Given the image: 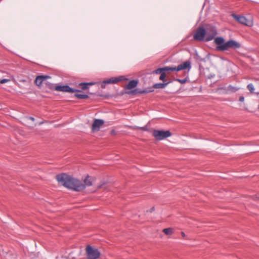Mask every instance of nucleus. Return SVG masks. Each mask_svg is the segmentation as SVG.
Listing matches in <instances>:
<instances>
[{
  "instance_id": "nucleus-23",
  "label": "nucleus",
  "mask_w": 259,
  "mask_h": 259,
  "mask_svg": "<svg viewBox=\"0 0 259 259\" xmlns=\"http://www.w3.org/2000/svg\"><path fill=\"white\" fill-rule=\"evenodd\" d=\"M161 75L159 77V79L162 80L163 81H165V78L166 76V74L164 71H162L161 73Z\"/></svg>"
},
{
  "instance_id": "nucleus-28",
  "label": "nucleus",
  "mask_w": 259,
  "mask_h": 259,
  "mask_svg": "<svg viewBox=\"0 0 259 259\" xmlns=\"http://www.w3.org/2000/svg\"><path fill=\"white\" fill-rule=\"evenodd\" d=\"M181 235H182V236L183 237H185L186 236L185 234V233H184V232H181Z\"/></svg>"
},
{
  "instance_id": "nucleus-13",
  "label": "nucleus",
  "mask_w": 259,
  "mask_h": 259,
  "mask_svg": "<svg viewBox=\"0 0 259 259\" xmlns=\"http://www.w3.org/2000/svg\"><path fill=\"white\" fill-rule=\"evenodd\" d=\"M229 42L231 49H237L241 47L240 44L236 40L230 39L229 40Z\"/></svg>"
},
{
  "instance_id": "nucleus-3",
  "label": "nucleus",
  "mask_w": 259,
  "mask_h": 259,
  "mask_svg": "<svg viewBox=\"0 0 259 259\" xmlns=\"http://www.w3.org/2000/svg\"><path fill=\"white\" fill-rule=\"evenodd\" d=\"M214 43L217 45L216 49L219 51H226L231 49L229 40L225 42L222 37L215 38Z\"/></svg>"
},
{
  "instance_id": "nucleus-18",
  "label": "nucleus",
  "mask_w": 259,
  "mask_h": 259,
  "mask_svg": "<svg viewBox=\"0 0 259 259\" xmlns=\"http://www.w3.org/2000/svg\"><path fill=\"white\" fill-rule=\"evenodd\" d=\"M93 84H94V83H93V82L80 83L79 85L80 87V88L82 90H85L88 88V86L89 85H92Z\"/></svg>"
},
{
  "instance_id": "nucleus-5",
  "label": "nucleus",
  "mask_w": 259,
  "mask_h": 259,
  "mask_svg": "<svg viewBox=\"0 0 259 259\" xmlns=\"http://www.w3.org/2000/svg\"><path fill=\"white\" fill-rule=\"evenodd\" d=\"M232 16L235 19L236 21H237L241 24L249 27H251L253 25V20L251 17L248 18L243 16L236 15L234 14H232Z\"/></svg>"
},
{
  "instance_id": "nucleus-7",
  "label": "nucleus",
  "mask_w": 259,
  "mask_h": 259,
  "mask_svg": "<svg viewBox=\"0 0 259 259\" xmlns=\"http://www.w3.org/2000/svg\"><path fill=\"white\" fill-rule=\"evenodd\" d=\"M217 34V30L215 27L210 26L206 30L205 41H208L213 39Z\"/></svg>"
},
{
  "instance_id": "nucleus-16",
  "label": "nucleus",
  "mask_w": 259,
  "mask_h": 259,
  "mask_svg": "<svg viewBox=\"0 0 259 259\" xmlns=\"http://www.w3.org/2000/svg\"><path fill=\"white\" fill-rule=\"evenodd\" d=\"M170 82L166 83H157L153 85V88L155 89H163Z\"/></svg>"
},
{
  "instance_id": "nucleus-10",
  "label": "nucleus",
  "mask_w": 259,
  "mask_h": 259,
  "mask_svg": "<svg viewBox=\"0 0 259 259\" xmlns=\"http://www.w3.org/2000/svg\"><path fill=\"white\" fill-rule=\"evenodd\" d=\"M104 123L102 119H95L92 124V129L94 132L98 131L100 130V126H102Z\"/></svg>"
},
{
  "instance_id": "nucleus-9",
  "label": "nucleus",
  "mask_w": 259,
  "mask_h": 259,
  "mask_svg": "<svg viewBox=\"0 0 259 259\" xmlns=\"http://www.w3.org/2000/svg\"><path fill=\"white\" fill-rule=\"evenodd\" d=\"M55 90L57 91L69 93H74L76 91V90L71 88L68 85H57Z\"/></svg>"
},
{
  "instance_id": "nucleus-22",
  "label": "nucleus",
  "mask_w": 259,
  "mask_h": 259,
  "mask_svg": "<svg viewBox=\"0 0 259 259\" xmlns=\"http://www.w3.org/2000/svg\"><path fill=\"white\" fill-rule=\"evenodd\" d=\"M163 71V68H158L155 70H154L153 72H152V73L153 74H160Z\"/></svg>"
},
{
  "instance_id": "nucleus-25",
  "label": "nucleus",
  "mask_w": 259,
  "mask_h": 259,
  "mask_svg": "<svg viewBox=\"0 0 259 259\" xmlns=\"http://www.w3.org/2000/svg\"><path fill=\"white\" fill-rule=\"evenodd\" d=\"M239 101L240 102H243V101H244V97H243V96H241V97H239Z\"/></svg>"
},
{
  "instance_id": "nucleus-11",
  "label": "nucleus",
  "mask_w": 259,
  "mask_h": 259,
  "mask_svg": "<svg viewBox=\"0 0 259 259\" xmlns=\"http://www.w3.org/2000/svg\"><path fill=\"white\" fill-rule=\"evenodd\" d=\"M50 78L49 76H38L35 80V83L38 86H40L42 82L47 78Z\"/></svg>"
},
{
  "instance_id": "nucleus-17",
  "label": "nucleus",
  "mask_w": 259,
  "mask_h": 259,
  "mask_svg": "<svg viewBox=\"0 0 259 259\" xmlns=\"http://www.w3.org/2000/svg\"><path fill=\"white\" fill-rule=\"evenodd\" d=\"M163 232L167 235H170L174 233V229L171 228H165L163 230Z\"/></svg>"
},
{
  "instance_id": "nucleus-12",
  "label": "nucleus",
  "mask_w": 259,
  "mask_h": 259,
  "mask_svg": "<svg viewBox=\"0 0 259 259\" xmlns=\"http://www.w3.org/2000/svg\"><path fill=\"white\" fill-rule=\"evenodd\" d=\"M124 79V78H123V76H120L119 77L114 78H110V79L104 80L103 81V83H115L119 81L122 80Z\"/></svg>"
},
{
  "instance_id": "nucleus-27",
  "label": "nucleus",
  "mask_w": 259,
  "mask_h": 259,
  "mask_svg": "<svg viewBox=\"0 0 259 259\" xmlns=\"http://www.w3.org/2000/svg\"><path fill=\"white\" fill-rule=\"evenodd\" d=\"M140 128L142 129L143 131H147V128L146 126L142 127H140Z\"/></svg>"
},
{
  "instance_id": "nucleus-2",
  "label": "nucleus",
  "mask_w": 259,
  "mask_h": 259,
  "mask_svg": "<svg viewBox=\"0 0 259 259\" xmlns=\"http://www.w3.org/2000/svg\"><path fill=\"white\" fill-rule=\"evenodd\" d=\"M191 68V63L190 61H187L182 64H179L178 66H166L163 68V71H179L188 69L189 71Z\"/></svg>"
},
{
  "instance_id": "nucleus-24",
  "label": "nucleus",
  "mask_w": 259,
  "mask_h": 259,
  "mask_svg": "<svg viewBox=\"0 0 259 259\" xmlns=\"http://www.w3.org/2000/svg\"><path fill=\"white\" fill-rule=\"evenodd\" d=\"M10 81V79H3L0 80V83L2 84L5 83L6 82H8Z\"/></svg>"
},
{
  "instance_id": "nucleus-1",
  "label": "nucleus",
  "mask_w": 259,
  "mask_h": 259,
  "mask_svg": "<svg viewBox=\"0 0 259 259\" xmlns=\"http://www.w3.org/2000/svg\"><path fill=\"white\" fill-rule=\"evenodd\" d=\"M56 179L58 183L65 187L73 190L75 191H80L92 185L94 178L88 176L84 179L83 184L78 180L75 179L66 174H61L56 176Z\"/></svg>"
},
{
  "instance_id": "nucleus-14",
  "label": "nucleus",
  "mask_w": 259,
  "mask_h": 259,
  "mask_svg": "<svg viewBox=\"0 0 259 259\" xmlns=\"http://www.w3.org/2000/svg\"><path fill=\"white\" fill-rule=\"evenodd\" d=\"M76 90V91H75V92L76 93L74 94V96L76 98L80 99H87L89 98V96L88 95L81 94V92L80 91L77 90Z\"/></svg>"
},
{
  "instance_id": "nucleus-29",
  "label": "nucleus",
  "mask_w": 259,
  "mask_h": 259,
  "mask_svg": "<svg viewBox=\"0 0 259 259\" xmlns=\"http://www.w3.org/2000/svg\"><path fill=\"white\" fill-rule=\"evenodd\" d=\"M154 207H152V208H151V212L152 211H153V210H154Z\"/></svg>"
},
{
  "instance_id": "nucleus-15",
  "label": "nucleus",
  "mask_w": 259,
  "mask_h": 259,
  "mask_svg": "<svg viewBox=\"0 0 259 259\" xmlns=\"http://www.w3.org/2000/svg\"><path fill=\"white\" fill-rule=\"evenodd\" d=\"M138 84V81L137 80H132L130 81L126 85L125 88L127 90H131L135 88Z\"/></svg>"
},
{
  "instance_id": "nucleus-26",
  "label": "nucleus",
  "mask_w": 259,
  "mask_h": 259,
  "mask_svg": "<svg viewBox=\"0 0 259 259\" xmlns=\"http://www.w3.org/2000/svg\"><path fill=\"white\" fill-rule=\"evenodd\" d=\"M27 118L33 121H34L35 120L34 118H33V117H27Z\"/></svg>"
},
{
  "instance_id": "nucleus-20",
  "label": "nucleus",
  "mask_w": 259,
  "mask_h": 259,
  "mask_svg": "<svg viewBox=\"0 0 259 259\" xmlns=\"http://www.w3.org/2000/svg\"><path fill=\"white\" fill-rule=\"evenodd\" d=\"M187 78H185L184 79H176V80L178 81L179 82L181 83V84H184L187 81Z\"/></svg>"
},
{
  "instance_id": "nucleus-8",
  "label": "nucleus",
  "mask_w": 259,
  "mask_h": 259,
  "mask_svg": "<svg viewBox=\"0 0 259 259\" xmlns=\"http://www.w3.org/2000/svg\"><path fill=\"white\" fill-rule=\"evenodd\" d=\"M194 38L196 40H203L206 37V30L202 27H199L194 34Z\"/></svg>"
},
{
  "instance_id": "nucleus-21",
  "label": "nucleus",
  "mask_w": 259,
  "mask_h": 259,
  "mask_svg": "<svg viewBox=\"0 0 259 259\" xmlns=\"http://www.w3.org/2000/svg\"><path fill=\"white\" fill-rule=\"evenodd\" d=\"M228 90L232 92H235L239 90V88L231 85L228 87Z\"/></svg>"
},
{
  "instance_id": "nucleus-4",
  "label": "nucleus",
  "mask_w": 259,
  "mask_h": 259,
  "mask_svg": "<svg viewBox=\"0 0 259 259\" xmlns=\"http://www.w3.org/2000/svg\"><path fill=\"white\" fill-rule=\"evenodd\" d=\"M85 252L87 254V259H98L101 255L98 249L94 248L90 245L87 246Z\"/></svg>"
},
{
  "instance_id": "nucleus-6",
  "label": "nucleus",
  "mask_w": 259,
  "mask_h": 259,
  "mask_svg": "<svg viewBox=\"0 0 259 259\" xmlns=\"http://www.w3.org/2000/svg\"><path fill=\"white\" fill-rule=\"evenodd\" d=\"M153 136L157 140H162L171 136L169 131L156 130L153 131Z\"/></svg>"
},
{
  "instance_id": "nucleus-19",
  "label": "nucleus",
  "mask_w": 259,
  "mask_h": 259,
  "mask_svg": "<svg viewBox=\"0 0 259 259\" xmlns=\"http://www.w3.org/2000/svg\"><path fill=\"white\" fill-rule=\"evenodd\" d=\"M247 88L250 92V93H253L254 88L253 85L252 83L248 84L247 86Z\"/></svg>"
}]
</instances>
